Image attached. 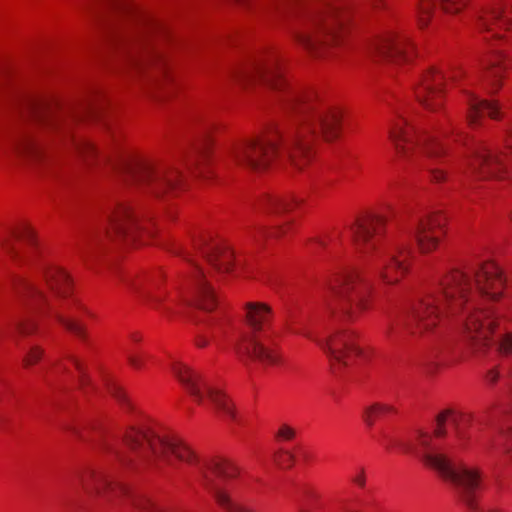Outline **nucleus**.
I'll use <instances>...</instances> for the list:
<instances>
[{
  "mask_svg": "<svg viewBox=\"0 0 512 512\" xmlns=\"http://www.w3.org/2000/svg\"><path fill=\"white\" fill-rule=\"evenodd\" d=\"M505 282L502 270L494 262L454 269L402 315L388 319L383 333L388 341L400 344L409 337L436 342L450 330H457L471 341L475 352H481L494 343L491 336L498 314L479 299H500Z\"/></svg>",
  "mask_w": 512,
  "mask_h": 512,
  "instance_id": "f257e3e1",
  "label": "nucleus"
},
{
  "mask_svg": "<svg viewBox=\"0 0 512 512\" xmlns=\"http://www.w3.org/2000/svg\"><path fill=\"white\" fill-rule=\"evenodd\" d=\"M235 81L246 84L262 81L279 94V101L300 117V124L294 135L295 148L303 156L316 155L312 140L323 138L332 141L340 134L341 112L337 108L318 106L310 96L291 88L283 76L281 60L271 56L253 63L233 75Z\"/></svg>",
  "mask_w": 512,
  "mask_h": 512,
  "instance_id": "f03ea898",
  "label": "nucleus"
},
{
  "mask_svg": "<svg viewBox=\"0 0 512 512\" xmlns=\"http://www.w3.org/2000/svg\"><path fill=\"white\" fill-rule=\"evenodd\" d=\"M122 444L127 451L111 445L107 449L122 465L136 470L164 472L166 467L178 469V462L187 465L197 463L194 452L180 439L148 427H131Z\"/></svg>",
  "mask_w": 512,
  "mask_h": 512,
  "instance_id": "7ed1b4c3",
  "label": "nucleus"
},
{
  "mask_svg": "<svg viewBox=\"0 0 512 512\" xmlns=\"http://www.w3.org/2000/svg\"><path fill=\"white\" fill-rule=\"evenodd\" d=\"M385 222L384 215L368 213L357 217L348 230L357 251L384 282L392 284L407 272L410 252L394 239L382 240Z\"/></svg>",
  "mask_w": 512,
  "mask_h": 512,
  "instance_id": "20e7f679",
  "label": "nucleus"
},
{
  "mask_svg": "<svg viewBox=\"0 0 512 512\" xmlns=\"http://www.w3.org/2000/svg\"><path fill=\"white\" fill-rule=\"evenodd\" d=\"M44 280L51 296L42 288L22 278L13 279L12 289L23 303L40 310L46 307L68 331L85 340L86 330L71 312L72 302L68 298L71 295L72 282L69 275L59 267H50L44 272Z\"/></svg>",
  "mask_w": 512,
  "mask_h": 512,
  "instance_id": "39448f33",
  "label": "nucleus"
},
{
  "mask_svg": "<svg viewBox=\"0 0 512 512\" xmlns=\"http://www.w3.org/2000/svg\"><path fill=\"white\" fill-rule=\"evenodd\" d=\"M404 449L416 454L427 466L436 470L469 508L476 507L477 493L483 484L479 469L453 463L439 452L433 436L428 433L419 432L416 443L406 445Z\"/></svg>",
  "mask_w": 512,
  "mask_h": 512,
  "instance_id": "423d86ee",
  "label": "nucleus"
},
{
  "mask_svg": "<svg viewBox=\"0 0 512 512\" xmlns=\"http://www.w3.org/2000/svg\"><path fill=\"white\" fill-rule=\"evenodd\" d=\"M109 9L122 14L131 15L133 27L118 32V37L126 49L127 65L137 71L143 70L158 59L146 44V37L154 31H162V27L150 17L141 14L126 0H104Z\"/></svg>",
  "mask_w": 512,
  "mask_h": 512,
  "instance_id": "0eeeda50",
  "label": "nucleus"
},
{
  "mask_svg": "<svg viewBox=\"0 0 512 512\" xmlns=\"http://www.w3.org/2000/svg\"><path fill=\"white\" fill-rule=\"evenodd\" d=\"M329 292L335 298V303L326 300V307L335 317L353 321L369 308L370 285L354 268H347L338 274L330 282Z\"/></svg>",
  "mask_w": 512,
  "mask_h": 512,
  "instance_id": "6e6552de",
  "label": "nucleus"
},
{
  "mask_svg": "<svg viewBox=\"0 0 512 512\" xmlns=\"http://www.w3.org/2000/svg\"><path fill=\"white\" fill-rule=\"evenodd\" d=\"M246 318L253 334H246L236 344L235 351L239 360L246 366L259 363L263 366L275 365L280 357L275 349L265 343V337L256 334L263 331L271 322L272 310L264 303H247Z\"/></svg>",
  "mask_w": 512,
  "mask_h": 512,
  "instance_id": "1a4fd4ad",
  "label": "nucleus"
},
{
  "mask_svg": "<svg viewBox=\"0 0 512 512\" xmlns=\"http://www.w3.org/2000/svg\"><path fill=\"white\" fill-rule=\"evenodd\" d=\"M389 138L396 151L403 156H440L445 150L432 135L415 128L403 118L390 127Z\"/></svg>",
  "mask_w": 512,
  "mask_h": 512,
  "instance_id": "9d476101",
  "label": "nucleus"
},
{
  "mask_svg": "<svg viewBox=\"0 0 512 512\" xmlns=\"http://www.w3.org/2000/svg\"><path fill=\"white\" fill-rule=\"evenodd\" d=\"M173 371L196 402L202 404L207 397L219 414L229 419L236 418L234 405L229 398L204 382L198 372L181 363L174 365Z\"/></svg>",
  "mask_w": 512,
  "mask_h": 512,
  "instance_id": "9b49d317",
  "label": "nucleus"
},
{
  "mask_svg": "<svg viewBox=\"0 0 512 512\" xmlns=\"http://www.w3.org/2000/svg\"><path fill=\"white\" fill-rule=\"evenodd\" d=\"M199 479L202 485L213 493L217 503L227 512H252L249 508L237 504L222 488L221 481L235 477L238 468L224 459H213L198 467Z\"/></svg>",
  "mask_w": 512,
  "mask_h": 512,
  "instance_id": "f8f14e48",
  "label": "nucleus"
},
{
  "mask_svg": "<svg viewBox=\"0 0 512 512\" xmlns=\"http://www.w3.org/2000/svg\"><path fill=\"white\" fill-rule=\"evenodd\" d=\"M366 48L373 59L392 63L408 62L413 54L409 37L393 28L384 29L374 35Z\"/></svg>",
  "mask_w": 512,
  "mask_h": 512,
  "instance_id": "ddd939ff",
  "label": "nucleus"
},
{
  "mask_svg": "<svg viewBox=\"0 0 512 512\" xmlns=\"http://www.w3.org/2000/svg\"><path fill=\"white\" fill-rule=\"evenodd\" d=\"M305 337L315 341L331 358L345 366L351 364L356 357H364V352L356 342L353 331L341 330L325 338L315 337L306 330L298 331Z\"/></svg>",
  "mask_w": 512,
  "mask_h": 512,
  "instance_id": "4468645a",
  "label": "nucleus"
},
{
  "mask_svg": "<svg viewBox=\"0 0 512 512\" xmlns=\"http://www.w3.org/2000/svg\"><path fill=\"white\" fill-rule=\"evenodd\" d=\"M28 110L42 129L59 134H68L71 126L84 114L92 113L90 104L82 112L62 114L56 112L49 103L41 99H29Z\"/></svg>",
  "mask_w": 512,
  "mask_h": 512,
  "instance_id": "2eb2a0df",
  "label": "nucleus"
},
{
  "mask_svg": "<svg viewBox=\"0 0 512 512\" xmlns=\"http://www.w3.org/2000/svg\"><path fill=\"white\" fill-rule=\"evenodd\" d=\"M463 76L464 72L460 69H454L448 74L436 69L428 70L415 89L416 97L425 108L436 110L442 105L444 82L458 83Z\"/></svg>",
  "mask_w": 512,
  "mask_h": 512,
  "instance_id": "dca6fc26",
  "label": "nucleus"
},
{
  "mask_svg": "<svg viewBox=\"0 0 512 512\" xmlns=\"http://www.w3.org/2000/svg\"><path fill=\"white\" fill-rule=\"evenodd\" d=\"M78 482L88 497L112 502L128 493L122 484L115 483L103 470L88 469L78 475Z\"/></svg>",
  "mask_w": 512,
  "mask_h": 512,
  "instance_id": "f3484780",
  "label": "nucleus"
},
{
  "mask_svg": "<svg viewBox=\"0 0 512 512\" xmlns=\"http://www.w3.org/2000/svg\"><path fill=\"white\" fill-rule=\"evenodd\" d=\"M479 26L494 38L504 37V33H512V2L499 0L482 12Z\"/></svg>",
  "mask_w": 512,
  "mask_h": 512,
  "instance_id": "a211bd4d",
  "label": "nucleus"
},
{
  "mask_svg": "<svg viewBox=\"0 0 512 512\" xmlns=\"http://www.w3.org/2000/svg\"><path fill=\"white\" fill-rule=\"evenodd\" d=\"M106 222L104 233L108 237L117 235L134 239L135 233L141 229L137 215L128 204L124 203L117 204L107 211Z\"/></svg>",
  "mask_w": 512,
  "mask_h": 512,
  "instance_id": "6ab92c4d",
  "label": "nucleus"
},
{
  "mask_svg": "<svg viewBox=\"0 0 512 512\" xmlns=\"http://www.w3.org/2000/svg\"><path fill=\"white\" fill-rule=\"evenodd\" d=\"M445 218L440 214H433L425 219L418 220L413 226L407 228V233L413 236L422 252H429L436 248L444 234Z\"/></svg>",
  "mask_w": 512,
  "mask_h": 512,
  "instance_id": "aec40b11",
  "label": "nucleus"
},
{
  "mask_svg": "<svg viewBox=\"0 0 512 512\" xmlns=\"http://www.w3.org/2000/svg\"><path fill=\"white\" fill-rule=\"evenodd\" d=\"M276 138L278 132L275 136L267 134L246 140L234 147V156L237 160H259L260 157L276 155L279 150Z\"/></svg>",
  "mask_w": 512,
  "mask_h": 512,
  "instance_id": "412c9836",
  "label": "nucleus"
},
{
  "mask_svg": "<svg viewBox=\"0 0 512 512\" xmlns=\"http://www.w3.org/2000/svg\"><path fill=\"white\" fill-rule=\"evenodd\" d=\"M122 172L127 180L136 183H149L153 186V189L173 185L171 178L164 177L160 172H156L146 165L145 162H125Z\"/></svg>",
  "mask_w": 512,
  "mask_h": 512,
  "instance_id": "4be33fe9",
  "label": "nucleus"
},
{
  "mask_svg": "<svg viewBox=\"0 0 512 512\" xmlns=\"http://www.w3.org/2000/svg\"><path fill=\"white\" fill-rule=\"evenodd\" d=\"M470 421L471 416L469 415L458 413L451 409L444 410L436 418L434 436L437 438L444 437L447 434L448 427L453 428L460 445H464L468 435L465 433L463 426L469 424Z\"/></svg>",
  "mask_w": 512,
  "mask_h": 512,
  "instance_id": "5701e85b",
  "label": "nucleus"
},
{
  "mask_svg": "<svg viewBox=\"0 0 512 512\" xmlns=\"http://www.w3.org/2000/svg\"><path fill=\"white\" fill-rule=\"evenodd\" d=\"M468 0H419L418 24L425 27L430 19H436L440 11L458 13L467 4Z\"/></svg>",
  "mask_w": 512,
  "mask_h": 512,
  "instance_id": "b1692460",
  "label": "nucleus"
},
{
  "mask_svg": "<svg viewBox=\"0 0 512 512\" xmlns=\"http://www.w3.org/2000/svg\"><path fill=\"white\" fill-rule=\"evenodd\" d=\"M193 299L192 302L199 308L210 311L216 305V296L213 288L206 279L202 269L195 266L192 274Z\"/></svg>",
  "mask_w": 512,
  "mask_h": 512,
  "instance_id": "393cba45",
  "label": "nucleus"
},
{
  "mask_svg": "<svg viewBox=\"0 0 512 512\" xmlns=\"http://www.w3.org/2000/svg\"><path fill=\"white\" fill-rule=\"evenodd\" d=\"M199 249L218 272L225 273L231 270L233 253L227 247L218 243H209L202 245Z\"/></svg>",
  "mask_w": 512,
  "mask_h": 512,
  "instance_id": "a878e982",
  "label": "nucleus"
},
{
  "mask_svg": "<svg viewBox=\"0 0 512 512\" xmlns=\"http://www.w3.org/2000/svg\"><path fill=\"white\" fill-rule=\"evenodd\" d=\"M467 101L469 107L467 118L470 125H476L478 119L484 115H488L491 118L497 117L499 107L494 102L479 99L472 94L468 95Z\"/></svg>",
  "mask_w": 512,
  "mask_h": 512,
  "instance_id": "bb28decb",
  "label": "nucleus"
},
{
  "mask_svg": "<svg viewBox=\"0 0 512 512\" xmlns=\"http://www.w3.org/2000/svg\"><path fill=\"white\" fill-rule=\"evenodd\" d=\"M505 69V55L501 52H495L485 63L484 77L494 88H499Z\"/></svg>",
  "mask_w": 512,
  "mask_h": 512,
  "instance_id": "cd10ccee",
  "label": "nucleus"
},
{
  "mask_svg": "<svg viewBox=\"0 0 512 512\" xmlns=\"http://www.w3.org/2000/svg\"><path fill=\"white\" fill-rule=\"evenodd\" d=\"M44 143L40 136L30 132L19 135L14 141V148L23 155H37L44 150Z\"/></svg>",
  "mask_w": 512,
  "mask_h": 512,
  "instance_id": "c85d7f7f",
  "label": "nucleus"
},
{
  "mask_svg": "<svg viewBox=\"0 0 512 512\" xmlns=\"http://www.w3.org/2000/svg\"><path fill=\"white\" fill-rule=\"evenodd\" d=\"M14 240L23 241L31 246L36 244V237L33 229L27 225H24L20 228L19 231L13 232L10 238L1 239L2 248L12 258H16L18 254L14 246Z\"/></svg>",
  "mask_w": 512,
  "mask_h": 512,
  "instance_id": "c756f323",
  "label": "nucleus"
},
{
  "mask_svg": "<svg viewBox=\"0 0 512 512\" xmlns=\"http://www.w3.org/2000/svg\"><path fill=\"white\" fill-rule=\"evenodd\" d=\"M301 201V199L295 196L268 197L263 201L262 205L267 212L280 214L283 212L291 211Z\"/></svg>",
  "mask_w": 512,
  "mask_h": 512,
  "instance_id": "7c9ffc66",
  "label": "nucleus"
},
{
  "mask_svg": "<svg viewBox=\"0 0 512 512\" xmlns=\"http://www.w3.org/2000/svg\"><path fill=\"white\" fill-rule=\"evenodd\" d=\"M393 412H395V408L393 406L377 402L364 409L363 419L368 426H372L377 420H380L387 414Z\"/></svg>",
  "mask_w": 512,
  "mask_h": 512,
  "instance_id": "2f4dec72",
  "label": "nucleus"
},
{
  "mask_svg": "<svg viewBox=\"0 0 512 512\" xmlns=\"http://www.w3.org/2000/svg\"><path fill=\"white\" fill-rule=\"evenodd\" d=\"M15 331L23 336L31 334L35 330V323L28 318L15 319L14 323Z\"/></svg>",
  "mask_w": 512,
  "mask_h": 512,
  "instance_id": "473e14b6",
  "label": "nucleus"
},
{
  "mask_svg": "<svg viewBox=\"0 0 512 512\" xmlns=\"http://www.w3.org/2000/svg\"><path fill=\"white\" fill-rule=\"evenodd\" d=\"M211 140L209 136L208 130L202 131L197 138L193 141V146L196 150L200 151L202 154L208 152L210 148Z\"/></svg>",
  "mask_w": 512,
  "mask_h": 512,
  "instance_id": "72a5a7b5",
  "label": "nucleus"
},
{
  "mask_svg": "<svg viewBox=\"0 0 512 512\" xmlns=\"http://www.w3.org/2000/svg\"><path fill=\"white\" fill-rule=\"evenodd\" d=\"M497 350L502 355H509L512 353V333H504L496 343Z\"/></svg>",
  "mask_w": 512,
  "mask_h": 512,
  "instance_id": "f704fd0d",
  "label": "nucleus"
},
{
  "mask_svg": "<svg viewBox=\"0 0 512 512\" xmlns=\"http://www.w3.org/2000/svg\"><path fill=\"white\" fill-rule=\"evenodd\" d=\"M294 455L288 450H280L274 456L275 462L282 468H290L294 462Z\"/></svg>",
  "mask_w": 512,
  "mask_h": 512,
  "instance_id": "c9c22d12",
  "label": "nucleus"
},
{
  "mask_svg": "<svg viewBox=\"0 0 512 512\" xmlns=\"http://www.w3.org/2000/svg\"><path fill=\"white\" fill-rule=\"evenodd\" d=\"M43 353V349L39 346L31 347L27 355L24 357V365L29 366L37 363L41 359Z\"/></svg>",
  "mask_w": 512,
  "mask_h": 512,
  "instance_id": "e433bc0d",
  "label": "nucleus"
},
{
  "mask_svg": "<svg viewBox=\"0 0 512 512\" xmlns=\"http://www.w3.org/2000/svg\"><path fill=\"white\" fill-rule=\"evenodd\" d=\"M69 359L72 361V363L74 364L78 374H79V383L81 385V387H84L88 382V378L86 376V372H85V368L83 366V364L75 357L73 356H70Z\"/></svg>",
  "mask_w": 512,
  "mask_h": 512,
  "instance_id": "4c0bfd02",
  "label": "nucleus"
},
{
  "mask_svg": "<svg viewBox=\"0 0 512 512\" xmlns=\"http://www.w3.org/2000/svg\"><path fill=\"white\" fill-rule=\"evenodd\" d=\"M127 360L129 364L135 369H141L143 367L144 358L146 355H137L132 351H127Z\"/></svg>",
  "mask_w": 512,
  "mask_h": 512,
  "instance_id": "58836bf2",
  "label": "nucleus"
},
{
  "mask_svg": "<svg viewBox=\"0 0 512 512\" xmlns=\"http://www.w3.org/2000/svg\"><path fill=\"white\" fill-rule=\"evenodd\" d=\"M277 436L284 440H291L295 436V431L290 426L284 424L279 428Z\"/></svg>",
  "mask_w": 512,
  "mask_h": 512,
  "instance_id": "ea45409f",
  "label": "nucleus"
},
{
  "mask_svg": "<svg viewBox=\"0 0 512 512\" xmlns=\"http://www.w3.org/2000/svg\"><path fill=\"white\" fill-rule=\"evenodd\" d=\"M74 145L77 149L86 152H93L95 150L94 146L90 142L84 140H74Z\"/></svg>",
  "mask_w": 512,
  "mask_h": 512,
  "instance_id": "a19ab883",
  "label": "nucleus"
},
{
  "mask_svg": "<svg viewBox=\"0 0 512 512\" xmlns=\"http://www.w3.org/2000/svg\"><path fill=\"white\" fill-rule=\"evenodd\" d=\"M500 377L499 371L497 368H492L488 370L486 373V381L490 384H495Z\"/></svg>",
  "mask_w": 512,
  "mask_h": 512,
  "instance_id": "79ce46f5",
  "label": "nucleus"
},
{
  "mask_svg": "<svg viewBox=\"0 0 512 512\" xmlns=\"http://www.w3.org/2000/svg\"><path fill=\"white\" fill-rule=\"evenodd\" d=\"M352 482H354L359 487H364L365 485V472L364 469H360L353 477Z\"/></svg>",
  "mask_w": 512,
  "mask_h": 512,
  "instance_id": "37998d69",
  "label": "nucleus"
},
{
  "mask_svg": "<svg viewBox=\"0 0 512 512\" xmlns=\"http://www.w3.org/2000/svg\"><path fill=\"white\" fill-rule=\"evenodd\" d=\"M68 506L71 510H73L75 512H81V511L87 510V506L84 503H82L81 501H77V500L70 501V503H68Z\"/></svg>",
  "mask_w": 512,
  "mask_h": 512,
  "instance_id": "c03bdc74",
  "label": "nucleus"
},
{
  "mask_svg": "<svg viewBox=\"0 0 512 512\" xmlns=\"http://www.w3.org/2000/svg\"><path fill=\"white\" fill-rule=\"evenodd\" d=\"M432 179L436 182H440L445 179V172L440 169H432L430 171Z\"/></svg>",
  "mask_w": 512,
  "mask_h": 512,
  "instance_id": "a18cd8bd",
  "label": "nucleus"
},
{
  "mask_svg": "<svg viewBox=\"0 0 512 512\" xmlns=\"http://www.w3.org/2000/svg\"><path fill=\"white\" fill-rule=\"evenodd\" d=\"M283 231H284L283 227L274 228L272 231H269V232L266 231L262 227H259V229H258L259 234L264 235V236H266L267 234H269L270 236H277L278 234L282 233Z\"/></svg>",
  "mask_w": 512,
  "mask_h": 512,
  "instance_id": "49530a36",
  "label": "nucleus"
},
{
  "mask_svg": "<svg viewBox=\"0 0 512 512\" xmlns=\"http://www.w3.org/2000/svg\"><path fill=\"white\" fill-rule=\"evenodd\" d=\"M249 163V169L253 170V171H256V172H259V171H262L263 169L266 168V163L267 162H256V161H253V162H248Z\"/></svg>",
  "mask_w": 512,
  "mask_h": 512,
  "instance_id": "de8ad7c7",
  "label": "nucleus"
},
{
  "mask_svg": "<svg viewBox=\"0 0 512 512\" xmlns=\"http://www.w3.org/2000/svg\"><path fill=\"white\" fill-rule=\"evenodd\" d=\"M111 394L117 398L119 401H123L125 398L124 392L117 386H113L110 388Z\"/></svg>",
  "mask_w": 512,
  "mask_h": 512,
  "instance_id": "09e8293b",
  "label": "nucleus"
},
{
  "mask_svg": "<svg viewBox=\"0 0 512 512\" xmlns=\"http://www.w3.org/2000/svg\"><path fill=\"white\" fill-rule=\"evenodd\" d=\"M505 148L509 150L512 154V129L507 131L506 139H505Z\"/></svg>",
  "mask_w": 512,
  "mask_h": 512,
  "instance_id": "8fccbe9b",
  "label": "nucleus"
},
{
  "mask_svg": "<svg viewBox=\"0 0 512 512\" xmlns=\"http://www.w3.org/2000/svg\"><path fill=\"white\" fill-rule=\"evenodd\" d=\"M129 285L134 291L146 294L145 291H142V281H132L129 283Z\"/></svg>",
  "mask_w": 512,
  "mask_h": 512,
  "instance_id": "3c124183",
  "label": "nucleus"
},
{
  "mask_svg": "<svg viewBox=\"0 0 512 512\" xmlns=\"http://www.w3.org/2000/svg\"><path fill=\"white\" fill-rule=\"evenodd\" d=\"M365 2L375 9L383 5V0H365Z\"/></svg>",
  "mask_w": 512,
  "mask_h": 512,
  "instance_id": "603ef678",
  "label": "nucleus"
},
{
  "mask_svg": "<svg viewBox=\"0 0 512 512\" xmlns=\"http://www.w3.org/2000/svg\"><path fill=\"white\" fill-rule=\"evenodd\" d=\"M479 157L481 158L480 160H491V158H497L498 155L487 153V154H479Z\"/></svg>",
  "mask_w": 512,
  "mask_h": 512,
  "instance_id": "864d4df0",
  "label": "nucleus"
},
{
  "mask_svg": "<svg viewBox=\"0 0 512 512\" xmlns=\"http://www.w3.org/2000/svg\"><path fill=\"white\" fill-rule=\"evenodd\" d=\"M207 342L208 341L206 339L199 338L197 340V345L200 346V347H204V346H206Z\"/></svg>",
  "mask_w": 512,
  "mask_h": 512,
  "instance_id": "5fc2aeb1",
  "label": "nucleus"
},
{
  "mask_svg": "<svg viewBox=\"0 0 512 512\" xmlns=\"http://www.w3.org/2000/svg\"><path fill=\"white\" fill-rule=\"evenodd\" d=\"M300 512H311V511H309L308 509H304V508H302V509L300 510Z\"/></svg>",
  "mask_w": 512,
  "mask_h": 512,
  "instance_id": "6e6d98bb",
  "label": "nucleus"
},
{
  "mask_svg": "<svg viewBox=\"0 0 512 512\" xmlns=\"http://www.w3.org/2000/svg\"><path fill=\"white\" fill-rule=\"evenodd\" d=\"M133 339L136 340V341L139 340L138 336H136V335L133 336Z\"/></svg>",
  "mask_w": 512,
  "mask_h": 512,
  "instance_id": "4d7b16f0",
  "label": "nucleus"
}]
</instances>
